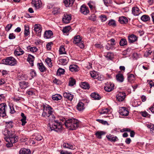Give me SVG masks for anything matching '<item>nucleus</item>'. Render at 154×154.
Masks as SVG:
<instances>
[{
    "label": "nucleus",
    "mask_w": 154,
    "mask_h": 154,
    "mask_svg": "<svg viewBox=\"0 0 154 154\" xmlns=\"http://www.w3.org/2000/svg\"><path fill=\"white\" fill-rule=\"evenodd\" d=\"M106 134V132L102 131H97L95 134V135L98 139H101V136L104 135Z\"/></svg>",
    "instance_id": "nucleus-25"
},
{
    "label": "nucleus",
    "mask_w": 154,
    "mask_h": 154,
    "mask_svg": "<svg viewBox=\"0 0 154 154\" xmlns=\"http://www.w3.org/2000/svg\"><path fill=\"white\" fill-rule=\"evenodd\" d=\"M80 11L81 13L85 15L87 14L89 12L88 8L85 5H83L81 6Z\"/></svg>",
    "instance_id": "nucleus-14"
},
{
    "label": "nucleus",
    "mask_w": 154,
    "mask_h": 154,
    "mask_svg": "<svg viewBox=\"0 0 154 154\" xmlns=\"http://www.w3.org/2000/svg\"><path fill=\"white\" fill-rule=\"evenodd\" d=\"M96 121L101 123L104 124L106 125V124H108V122L107 121H104L103 120L100 119H97L96 120Z\"/></svg>",
    "instance_id": "nucleus-54"
},
{
    "label": "nucleus",
    "mask_w": 154,
    "mask_h": 154,
    "mask_svg": "<svg viewBox=\"0 0 154 154\" xmlns=\"http://www.w3.org/2000/svg\"><path fill=\"white\" fill-rule=\"evenodd\" d=\"M68 61V60L67 57H66L65 58H61L59 60V63L60 64H61L63 65H66Z\"/></svg>",
    "instance_id": "nucleus-26"
},
{
    "label": "nucleus",
    "mask_w": 154,
    "mask_h": 154,
    "mask_svg": "<svg viewBox=\"0 0 154 154\" xmlns=\"http://www.w3.org/2000/svg\"><path fill=\"white\" fill-rule=\"evenodd\" d=\"M106 137L109 140L114 142L116 141V139H117L116 137H113L112 136L110 135H107Z\"/></svg>",
    "instance_id": "nucleus-34"
},
{
    "label": "nucleus",
    "mask_w": 154,
    "mask_h": 154,
    "mask_svg": "<svg viewBox=\"0 0 154 154\" xmlns=\"http://www.w3.org/2000/svg\"><path fill=\"white\" fill-rule=\"evenodd\" d=\"M32 3L36 9H39L42 6V3L40 0H33Z\"/></svg>",
    "instance_id": "nucleus-8"
},
{
    "label": "nucleus",
    "mask_w": 154,
    "mask_h": 154,
    "mask_svg": "<svg viewBox=\"0 0 154 154\" xmlns=\"http://www.w3.org/2000/svg\"><path fill=\"white\" fill-rule=\"evenodd\" d=\"M119 112L122 116H127L128 115L129 112L126 108L125 107H122L120 108Z\"/></svg>",
    "instance_id": "nucleus-7"
},
{
    "label": "nucleus",
    "mask_w": 154,
    "mask_h": 154,
    "mask_svg": "<svg viewBox=\"0 0 154 154\" xmlns=\"http://www.w3.org/2000/svg\"><path fill=\"white\" fill-rule=\"evenodd\" d=\"M2 63L4 64L11 66H14L17 64V60L13 57H10L2 60Z\"/></svg>",
    "instance_id": "nucleus-4"
},
{
    "label": "nucleus",
    "mask_w": 154,
    "mask_h": 154,
    "mask_svg": "<svg viewBox=\"0 0 154 154\" xmlns=\"http://www.w3.org/2000/svg\"><path fill=\"white\" fill-rule=\"evenodd\" d=\"M71 19V15L65 14L63 18V21L64 23H68L70 22Z\"/></svg>",
    "instance_id": "nucleus-10"
},
{
    "label": "nucleus",
    "mask_w": 154,
    "mask_h": 154,
    "mask_svg": "<svg viewBox=\"0 0 154 154\" xmlns=\"http://www.w3.org/2000/svg\"><path fill=\"white\" fill-rule=\"evenodd\" d=\"M15 36L14 35L13 33H10L9 35V38L10 39H12L15 38Z\"/></svg>",
    "instance_id": "nucleus-58"
},
{
    "label": "nucleus",
    "mask_w": 154,
    "mask_h": 154,
    "mask_svg": "<svg viewBox=\"0 0 154 154\" xmlns=\"http://www.w3.org/2000/svg\"><path fill=\"white\" fill-rule=\"evenodd\" d=\"M119 21L122 24H125L128 22V19L125 17L122 16L119 18Z\"/></svg>",
    "instance_id": "nucleus-29"
},
{
    "label": "nucleus",
    "mask_w": 154,
    "mask_h": 154,
    "mask_svg": "<svg viewBox=\"0 0 154 154\" xmlns=\"http://www.w3.org/2000/svg\"><path fill=\"white\" fill-rule=\"evenodd\" d=\"M24 52L20 47H18L14 51V54L16 56L23 55Z\"/></svg>",
    "instance_id": "nucleus-13"
},
{
    "label": "nucleus",
    "mask_w": 154,
    "mask_h": 154,
    "mask_svg": "<svg viewBox=\"0 0 154 154\" xmlns=\"http://www.w3.org/2000/svg\"><path fill=\"white\" fill-rule=\"evenodd\" d=\"M62 98L61 96L58 94H56L52 96V99L55 100H58Z\"/></svg>",
    "instance_id": "nucleus-33"
},
{
    "label": "nucleus",
    "mask_w": 154,
    "mask_h": 154,
    "mask_svg": "<svg viewBox=\"0 0 154 154\" xmlns=\"http://www.w3.org/2000/svg\"><path fill=\"white\" fill-rule=\"evenodd\" d=\"M37 66L41 72H44L46 71V68L42 63H38Z\"/></svg>",
    "instance_id": "nucleus-20"
},
{
    "label": "nucleus",
    "mask_w": 154,
    "mask_h": 154,
    "mask_svg": "<svg viewBox=\"0 0 154 154\" xmlns=\"http://www.w3.org/2000/svg\"><path fill=\"white\" fill-rule=\"evenodd\" d=\"M59 12V9L58 8H55L53 9L52 13L54 14H58Z\"/></svg>",
    "instance_id": "nucleus-53"
},
{
    "label": "nucleus",
    "mask_w": 154,
    "mask_h": 154,
    "mask_svg": "<svg viewBox=\"0 0 154 154\" xmlns=\"http://www.w3.org/2000/svg\"><path fill=\"white\" fill-rule=\"evenodd\" d=\"M61 154H72L71 152H68L67 151L64 152L63 150H61L60 152Z\"/></svg>",
    "instance_id": "nucleus-64"
},
{
    "label": "nucleus",
    "mask_w": 154,
    "mask_h": 154,
    "mask_svg": "<svg viewBox=\"0 0 154 154\" xmlns=\"http://www.w3.org/2000/svg\"><path fill=\"white\" fill-rule=\"evenodd\" d=\"M43 109L48 112V114L52 117L49 119V127L51 131L54 130L57 132H60L62 130L61 123L59 120H56L55 117L52 115L54 112L53 109L48 105H42Z\"/></svg>",
    "instance_id": "nucleus-1"
},
{
    "label": "nucleus",
    "mask_w": 154,
    "mask_h": 154,
    "mask_svg": "<svg viewBox=\"0 0 154 154\" xmlns=\"http://www.w3.org/2000/svg\"><path fill=\"white\" fill-rule=\"evenodd\" d=\"M137 39V37L133 34L129 35L128 36L129 42L130 43H133L136 41Z\"/></svg>",
    "instance_id": "nucleus-21"
},
{
    "label": "nucleus",
    "mask_w": 154,
    "mask_h": 154,
    "mask_svg": "<svg viewBox=\"0 0 154 154\" xmlns=\"http://www.w3.org/2000/svg\"><path fill=\"white\" fill-rule=\"evenodd\" d=\"M64 72V70L61 68H59L57 71V74L58 75H60L63 74Z\"/></svg>",
    "instance_id": "nucleus-48"
},
{
    "label": "nucleus",
    "mask_w": 154,
    "mask_h": 154,
    "mask_svg": "<svg viewBox=\"0 0 154 154\" xmlns=\"http://www.w3.org/2000/svg\"><path fill=\"white\" fill-rule=\"evenodd\" d=\"M96 17L94 15H92L89 17V19L92 21H94L96 19Z\"/></svg>",
    "instance_id": "nucleus-56"
},
{
    "label": "nucleus",
    "mask_w": 154,
    "mask_h": 154,
    "mask_svg": "<svg viewBox=\"0 0 154 154\" xmlns=\"http://www.w3.org/2000/svg\"><path fill=\"white\" fill-rule=\"evenodd\" d=\"M30 150L25 148L21 149L19 151L20 154H30Z\"/></svg>",
    "instance_id": "nucleus-24"
},
{
    "label": "nucleus",
    "mask_w": 154,
    "mask_h": 154,
    "mask_svg": "<svg viewBox=\"0 0 154 154\" xmlns=\"http://www.w3.org/2000/svg\"><path fill=\"white\" fill-rule=\"evenodd\" d=\"M108 24L109 26H116V21L112 19L109 20Z\"/></svg>",
    "instance_id": "nucleus-44"
},
{
    "label": "nucleus",
    "mask_w": 154,
    "mask_h": 154,
    "mask_svg": "<svg viewBox=\"0 0 154 154\" xmlns=\"http://www.w3.org/2000/svg\"><path fill=\"white\" fill-rule=\"evenodd\" d=\"M141 19L143 21H147L149 20L150 18L149 16L144 15L141 17Z\"/></svg>",
    "instance_id": "nucleus-42"
},
{
    "label": "nucleus",
    "mask_w": 154,
    "mask_h": 154,
    "mask_svg": "<svg viewBox=\"0 0 154 154\" xmlns=\"http://www.w3.org/2000/svg\"><path fill=\"white\" fill-rule=\"evenodd\" d=\"M30 74L32 78L35 76L36 75V72L34 69H32L30 70Z\"/></svg>",
    "instance_id": "nucleus-52"
},
{
    "label": "nucleus",
    "mask_w": 154,
    "mask_h": 154,
    "mask_svg": "<svg viewBox=\"0 0 154 154\" xmlns=\"http://www.w3.org/2000/svg\"><path fill=\"white\" fill-rule=\"evenodd\" d=\"M12 26V24H8L7 25L6 27V29L7 31H9L11 28Z\"/></svg>",
    "instance_id": "nucleus-59"
},
{
    "label": "nucleus",
    "mask_w": 154,
    "mask_h": 154,
    "mask_svg": "<svg viewBox=\"0 0 154 154\" xmlns=\"http://www.w3.org/2000/svg\"><path fill=\"white\" fill-rule=\"evenodd\" d=\"M109 111V110L107 108L104 109H102L99 112L101 114H107L108 113Z\"/></svg>",
    "instance_id": "nucleus-46"
},
{
    "label": "nucleus",
    "mask_w": 154,
    "mask_h": 154,
    "mask_svg": "<svg viewBox=\"0 0 154 154\" xmlns=\"http://www.w3.org/2000/svg\"><path fill=\"white\" fill-rule=\"evenodd\" d=\"M75 1V0H63V2L66 7L71 6Z\"/></svg>",
    "instance_id": "nucleus-16"
},
{
    "label": "nucleus",
    "mask_w": 154,
    "mask_h": 154,
    "mask_svg": "<svg viewBox=\"0 0 154 154\" xmlns=\"http://www.w3.org/2000/svg\"><path fill=\"white\" fill-rule=\"evenodd\" d=\"M66 127L69 130H75L79 126L80 122L77 119H70L66 120L64 122Z\"/></svg>",
    "instance_id": "nucleus-2"
},
{
    "label": "nucleus",
    "mask_w": 154,
    "mask_h": 154,
    "mask_svg": "<svg viewBox=\"0 0 154 154\" xmlns=\"http://www.w3.org/2000/svg\"><path fill=\"white\" fill-rule=\"evenodd\" d=\"M30 51L33 52H36L37 51V48L35 47H31L30 48Z\"/></svg>",
    "instance_id": "nucleus-57"
},
{
    "label": "nucleus",
    "mask_w": 154,
    "mask_h": 154,
    "mask_svg": "<svg viewBox=\"0 0 154 154\" xmlns=\"http://www.w3.org/2000/svg\"><path fill=\"white\" fill-rule=\"evenodd\" d=\"M7 127L9 128H12L13 127V122L12 121L7 122H6Z\"/></svg>",
    "instance_id": "nucleus-51"
},
{
    "label": "nucleus",
    "mask_w": 154,
    "mask_h": 154,
    "mask_svg": "<svg viewBox=\"0 0 154 154\" xmlns=\"http://www.w3.org/2000/svg\"><path fill=\"white\" fill-rule=\"evenodd\" d=\"M7 106L5 103L0 104V116L3 118L7 116L6 110L7 108Z\"/></svg>",
    "instance_id": "nucleus-6"
},
{
    "label": "nucleus",
    "mask_w": 154,
    "mask_h": 154,
    "mask_svg": "<svg viewBox=\"0 0 154 154\" xmlns=\"http://www.w3.org/2000/svg\"><path fill=\"white\" fill-rule=\"evenodd\" d=\"M69 70L72 72H77L79 70V69L76 65H70L69 67Z\"/></svg>",
    "instance_id": "nucleus-23"
},
{
    "label": "nucleus",
    "mask_w": 154,
    "mask_h": 154,
    "mask_svg": "<svg viewBox=\"0 0 154 154\" xmlns=\"http://www.w3.org/2000/svg\"><path fill=\"white\" fill-rule=\"evenodd\" d=\"M20 86L21 89H25L28 87V83L24 81L21 82L20 83Z\"/></svg>",
    "instance_id": "nucleus-30"
},
{
    "label": "nucleus",
    "mask_w": 154,
    "mask_h": 154,
    "mask_svg": "<svg viewBox=\"0 0 154 154\" xmlns=\"http://www.w3.org/2000/svg\"><path fill=\"white\" fill-rule=\"evenodd\" d=\"M45 62L49 67H51L52 66L51 60L50 58H47L45 60Z\"/></svg>",
    "instance_id": "nucleus-45"
},
{
    "label": "nucleus",
    "mask_w": 154,
    "mask_h": 154,
    "mask_svg": "<svg viewBox=\"0 0 154 154\" xmlns=\"http://www.w3.org/2000/svg\"><path fill=\"white\" fill-rule=\"evenodd\" d=\"M52 44V43H48L46 45V47L48 50H50L51 48V45Z\"/></svg>",
    "instance_id": "nucleus-63"
},
{
    "label": "nucleus",
    "mask_w": 154,
    "mask_h": 154,
    "mask_svg": "<svg viewBox=\"0 0 154 154\" xmlns=\"http://www.w3.org/2000/svg\"><path fill=\"white\" fill-rule=\"evenodd\" d=\"M4 133L5 136L4 139L6 141L10 142L12 144L16 142V140L14 138V135L12 134V131L6 130L4 131Z\"/></svg>",
    "instance_id": "nucleus-3"
},
{
    "label": "nucleus",
    "mask_w": 154,
    "mask_h": 154,
    "mask_svg": "<svg viewBox=\"0 0 154 154\" xmlns=\"http://www.w3.org/2000/svg\"><path fill=\"white\" fill-rule=\"evenodd\" d=\"M45 111V110L43 109V112L42 114V116L45 117H48L50 118V119L51 117L48 114V113H47Z\"/></svg>",
    "instance_id": "nucleus-50"
},
{
    "label": "nucleus",
    "mask_w": 154,
    "mask_h": 154,
    "mask_svg": "<svg viewBox=\"0 0 154 154\" xmlns=\"http://www.w3.org/2000/svg\"><path fill=\"white\" fill-rule=\"evenodd\" d=\"M73 42L81 48H83L84 47L83 42L81 41V39L79 35H77L74 37Z\"/></svg>",
    "instance_id": "nucleus-5"
},
{
    "label": "nucleus",
    "mask_w": 154,
    "mask_h": 154,
    "mask_svg": "<svg viewBox=\"0 0 154 154\" xmlns=\"http://www.w3.org/2000/svg\"><path fill=\"white\" fill-rule=\"evenodd\" d=\"M141 114L144 117H146L149 115V114L146 111L141 112Z\"/></svg>",
    "instance_id": "nucleus-55"
},
{
    "label": "nucleus",
    "mask_w": 154,
    "mask_h": 154,
    "mask_svg": "<svg viewBox=\"0 0 154 154\" xmlns=\"http://www.w3.org/2000/svg\"><path fill=\"white\" fill-rule=\"evenodd\" d=\"M42 139V137L40 135H37L35 139L38 141H40Z\"/></svg>",
    "instance_id": "nucleus-61"
},
{
    "label": "nucleus",
    "mask_w": 154,
    "mask_h": 154,
    "mask_svg": "<svg viewBox=\"0 0 154 154\" xmlns=\"http://www.w3.org/2000/svg\"><path fill=\"white\" fill-rule=\"evenodd\" d=\"M132 12L134 16H138L141 12L138 8L134 7L132 8Z\"/></svg>",
    "instance_id": "nucleus-18"
},
{
    "label": "nucleus",
    "mask_w": 154,
    "mask_h": 154,
    "mask_svg": "<svg viewBox=\"0 0 154 154\" xmlns=\"http://www.w3.org/2000/svg\"><path fill=\"white\" fill-rule=\"evenodd\" d=\"M41 26L39 24H35L34 26V30L38 35H40L42 31Z\"/></svg>",
    "instance_id": "nucleus-11"
},
{
    "label": "nucleus",
    "mask_w": 154,
    "mask_h": 154,
    "mask_svg": "<svg viewBox=\"0 0 154 154\" xmlns=\"http://www.w3.org/2000/svg\"><path fill=\"white\" fill-rule=\"evenodd\" d=\"M71 29V27L70 26L65 27L62 30L63 33H67Z\"/></svg>",
    "instance_id": "nucleus-41"
},
{
    "label": "nucleus",
    "mask_w": 154,
    "mask_h": 154,
    "mask_svg": "<svg viewBox=\"0 0 154 154\" xmlns=\"http://www.w3.org/2000/svg\"><path fill=\"white\" fill-rule=\"evenodd\" d=\"M63 96L64 97L70 101L72 100L74 96L73 94L67 92L64 93L63 94Z\"/></svg>",
    "instance_id": "nucleus-17"
},
{
    "label": "nucleus",
    "mask_w": 154,
    "mask_h": 154,
    "mask_svg": "<svg viewBox=\"0 0 154 154\" xmlns=\"http://www.w3.org/2000/svg\"><path fill=\"white\" fill-rule=\"evenodd\" d=\"M90 74L91 77L94 79H96L98 77L97 73L94 71L90 72Z\"/></svg>",
    "instance_id": "nucleus-36"
},
{
    "label": "nucleus",
    "mask_w": 154,
    "mask_h": 154,
    "mask_svg": "<svg viewBox=\"0 0 154 154\" xmlns=\"http://www.w3.org/2000/svg\"><path fill=\"white\" fill-rule=\"evenodd\" d=\"M125 93L119 92L116 95V100L119 101H122L125 99Z\"/></svg>",
    "instance_id": "nucleus-9"
},
{
    "label": "nucleus",
    "mask_w": 154,
    "mask_h": 154,
    "mask_svg": "<svg viewBox=\"0 0 154 154\" xmlns=\"http://www.w3.org/2000/svg\"><path fill=\"white\" fill-rule=\"evenodd\" d=\"M99 18L102 22L105 21L107 20L106 16L104 14H102L100 16Z\"/></svg>",
    "instance_id": "nucleus-47"
},
{
    "label": "nucleus",
    "mask_w": 154,
    "mask_h": 154,
    "mask_svg": "<svg viewBox=\"0 0 154 154\" xmlns=\"http://www.w3.org/2000/svg\"><path fill=\"white\" fill-rule=\"evenodd\" d=\"M116 79L117 81L120 82H122L124 81V76L121 74H118L116 75Z\"/></svg>",
    "instance_id": "nucleus-28"
},
{
    "label": "nucleus",
    "mask_w": 154,
    "mask_h": 154,
    "mask_svg": "<svg viewBox=\"0 0 154 154\" xmlns=\"http://www.w3.org/2000/svg\"><path fill=\"white\" fill-rule=\"evenodd\" d=\"M29 95H32L34 94V92L32 90H28L27 92Z\"/></svg>",
    "instance_id": "nucleus-62"
},
{
    "label": "nucleus",
    "mask_w": 154,
    "mask_h": 154,
    "mask_svg": "<svg viewBox=\"0 0 154 154\" xmlns=\"http://www.w3.org/2000/svg\"><path fill=\"white\" fill-rule=\"evenodd\" d=\"M135 79V77L134 75L132 74L128 75V79L129 82H131L134 80Z\"/></svg>",
    "instance_id": "nucleus-35"
},
{
    "label": "nucleus",
    "mask_w": 154,
    "mask_h": 154,
    "mask_svg": "<svg viewBox=\"0 0 154 154\" xmlns=\"http://www.w3.org/2000/svg\"><path fill=\"white\" fill-rule=\"evenodd\" d=\"M59 53L60 54H63L66 53V51L64 46L61 45L60 46L59 50Z\"/></svg>",
    "instance_id": "nucleus-43"
},
{
    "label": "nucleus",
    "mask_w": 154,
    "mask_h": 154,
    "mask_svg": "<svg viewBox=\"0 0 154 154\" xmlns=\"http://www.w3.org/2000/svg\"><path fill=\"white\" fill-rule=\"evenodd\" d=\"M91 96L95 100H99L101 98V97L98 94L94 92L91 94Z\"/></svg>",
    "instance_id": "nucleus-31"
},
{
    "label": "nucleus",
    "mask_w": 154,
    "mask_h": 154,
    "mask_svg": "<svg viewBox=\"0 0 154 154\" xmlns=\"http://www.w3.org/2000/svg\"><path fill=\"white\" fill-rule=\"evenodd\" d=\"M81 86L82 88L85 89H88L90 87L89 84L85 82L82 83Z\"/></svg>",
    "instance_id": "nucleus-37"
},
{
    "label": "nucleus",
    "mask_w": 154,
    "mask_h": 154,
    "mask_svg": "<svg viewBox=\"0 0 154 154\" xmlns=\"http://www.w3.org/2000/svg\"><path fill=\"white\" fill-rule=\"evenodd\" d=\"M147 127L150 129L151 133H154V125L150 124L146 125Z\"/></svg>",
    "instance_id": "nucleus-39"
},
{
    "label": "nucleus",
    "mask_w": 154,
    "mask_h": 154,
    "mask_svg": "<svg viewBox=\"0 0 154 154\" xmlns=\"http://www.w3.org/2000/svg\"><path fill=\"white\" fill-rule=\"evenodd\" d=\"M62 146L64 148L70 149L72 150H73L75 149L73 145L70 143H63Z\"/></svg>",
    "instance_id": "nucleus-15"
},
{
    "label": "nucleus",
    "mask_w": 154,
    "mask_h": 154,
    "mask_svg": "<svg viewBox=\"0 0 154 154\" xmlns=\"http://www.w3.org/2000/svg\"><path fill=\"white\" fill-rule=\"evenodd\" d=\"M75 83V80L73 79H70L69 82V85L70 86H73Z\"/></svg>",
    "instance_id": "nucleus-49"
},
{
    "label": "nucleus",
    "mask_w": 154,
    "mask_h": 154,
    "mask_svg": "<svg viewBox=\"0 0 154 154\" xmlns=\"http://www.w3.org/2000/svg\"><path fill=\"white\" fill-rule=\"evenodd\" d=\"M114 85L112 83H107V85L104 87V89L107 92H110L112 91L114 88Z\"/></svg>",
    "instance_id": "nucleus-12"
},
{
    "label": "nucleus",
    "mask_w": 154,
    "mask_h": 154,
    "mask_svg": "<svg viewBox=\"0 0 154 154\" xmlns=\"http://www.w3.org/2000/svg\"><path fill=\"white\" fill-rule=\"evenodd\" d=\"M53 35V32L51 30L46 31L44 34V37L46 38H49Z\"/></svg>",
    "instance_id": "nucleus-22"
},
{
    "label": "nucleus",
    "mask_w": 154,
    "mask_h": 154,
    "mask_svg": "<svg viewBox=\"0 0 154 154\" xmlns=\"http://www.w3.org/2000/svg\"><path fill=\"white\" fill-rule=\"evenodd\" d=\"M24 28V34L26 36H27L29 34V27L27 26H25Z\"/></svg>",
    "instance_id": "nucleus-40"
},
{
    "label": "nucleus",
    "mask_w": 154,
    "mask_h": 154,
    "mask_svg": "<svg viewBox=\"0 0 154 154\" xmlns=\"http://www.w3.org/2000/svg\"><path fill=\"white\" fill-rule=\"evenodd\" d=\"M127 41L126 39L124 38H122L121 39L119 44L121 46H124L127 44Z\"/></svg>",
    "instance_id": "nucleus-38"
},
{
    "label": "nucleus",
    "mask_w": 154,
    "mask_h": 154,
    "mask_svg": "<svg viewBox=\"0 0 154 154\" xmlns=\"http://www.w3.org/2000/svg\"><path fill=\"white\" fill-rule=\"evenodd\" d=\"M21 116L22 117V118L20 119V121L22 122L21 125H22L24 126L26 123V117L25 116L23 112L21 113Z\"/></svg>",
    "instance_id": "nucleus-27"
},
{
    "label": "nucleus",
    "mask_w": 154,
    "mask_h": 154,
    "mask_svg": "<svg viewBox=\"0 0 154 154\" xmlns=\"http://www.w3.org/2000/svg\"><path fill=\"white\" fill-rule=\"evenodd\" d=\"M77 108L80 111H82L84 109V104L82 102H79L77 106Z\"/></svg>",
    "instance_id": "nucleus-32"
},
{
    "label": "nucleus",
    "mask_w": 154,
    "mask_h": 154,
    "mask_svg": "<svg viewBox=\"0 0 154 154\" xmlns=\"http://www.w3.org/2000/svg\"><path fill=\"white\" fill-rule=\"evenodd\" d=\"M9 106L10 109V113L11 114L14 113L15 112L14 108L13 106Z\"/></svg>",
    "instance_id": "nucleus-60"
},
{
    "label": "nucleus",
    "mask_w": 154,
    "mask_h": 154,
    "mask_svg": "<svg viewBox=\"0 0 154 154\" xmlns=\"http://www.w3.org/2000/svg\"><path fill=\"white\" fill-rule=\"evenodd\" d=\"M34 57L33 56L29 54L27 59V61L32 66L34 65L33 61L34 60Z\"/></svg>",
    "instance_id": "nucleus-19"
}]
</instances>
